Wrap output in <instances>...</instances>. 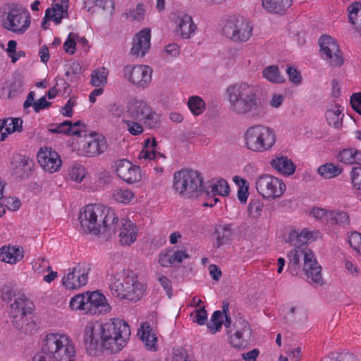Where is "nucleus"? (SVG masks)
I'll use <instances>...</instances> for the list:
<instances>
[{
    "mask_svg": "<svg viewBox=\"0 0 361 361\" xmlns=\"http://www.w3.org/2000/svg\"><path fill=\"white\" fill-rule=\"evenodd\" d=\"M263 77L272 83H283L285 82L284 77L280 73L276 66H269L264 69Z\"/></svg>",
    "mask_w": 361,
    "mask_h": 361,
    "instance_id": "nucleus-39",
    "label": "nucleus"
},
{
    "mask_svg": "<svg viewBox=\"0 0 361 361\" xmlns=\"http://www.w3.org/2000/svg\"><path fill=\"white\" fill-rule=\"evenodd\" d=\"M343 109L336 104H331L326 112V119L329 125L335 128H338L341 126L343 121Z\"/></svg>",
    "mask_w": 361,
    "mask_h": 361,
    "instance_id": "nucleus-33",
    "label": "nucleus"
},
{
    "mask_svg": "<svg viewBox=\"0 0 361 361\" xmlns=\"http://www.w3.org/2000/svg\"><path fill=\"white\" fill-rule=\"evenodd\" d=\"M226 94L230 110L235 114L247 115L253 118L263 115L262 105L254 85L246 82L236 83L227 88Z\"/></svg>",
    "mask_w": 361,
    "mask_h": 361,
    "instance_id": "nucleus-3",
    "label": "nucleus"
},
{
    "mask_svg": "<svg viewBox=\"0 0 361 361\" xmlns=\"http://www.w3.org/2000/svg\"><path fill=\"white\" fill-rule=\"evenodd\" d=\"M12 164L13 165V173L17 177L28 176L33 165L32 159L25 157H17Z\"/></svg>",
    "mask_w": 361,
    "mask_h": 361,
    "instance_id": "nucleus-31",
    "label": "nucleus"
},
{
    "mask_svg": "<svg viewBox=\"0 0 361 361\" xmlns=\"http://www.w3.org/2000/svg\"><path fill=\"white\" fill-rule=\"evenodd\" d=\"M317 171L324 178H332L341 173L342 168L333 164H326L320 166Z\"/></svg>",
    "mask_w": 361,
    "mask_h": 361,
    "instance_id": "nucleus-44",
    "label": "nucleus"
},
{
    "mask_svg": "<svg viewBox=\"0 0 361 361\" xmlns=\"http://www.w3.org/2000/svg\"><path fill=\"white\" fill-rule=\"evenodd\" d=\"M223 324L226 328H228L231 326V319L228 315H224L221 311L217 310L212 315L210 321L207 323V328L214 334L220 331Z\"/></svg>",
    "mask_w": 361,
    "mask_h": 361,
    "instance_id": "nucleus-30",
    "label": "nucleus"
},
{
    "mask_svg": "<svg viewBox=\"0 0 361 361\" xmlns=\"http://www.w3.org/2000/svg\"><path fill=\"white\" fill-rule=\"evenodd\" d=\"M90 267L86 263H79L67 269L62 279L63 286L68 290L78 289L88 281Z\"/></svg>",
    "mask_w": 361,
    "mask_h": 361,
    "instance_id": "nucleus-14",
    "label": "nucleus"
},
{
    "mask_svg": "<svg viewBox=\"0 0 361 361\" xmlns=\"http://www.w3.org/2000/svg\"><path fill=\"white\" fill-rule=\"evenodd\" d=\"M245 147L250 151L262 153L270 151L276 142V135L274 129L263 125L249 127L244 133Z\"/></svg>",
    "mask_w": 361,
    "mask_h": 361,
    "instance_id": "nucleus-6",
    "label": "nucleus"
},
{
    "mask_svg": "<svg viewBox=\"0 0 361 361\" xmlns=\"http://www.w3.org/2000/svg\"><path fill=\"white\" fill-rule=\"evenodd\" d=\"M37 159L43 170L49 173L58 171L61 167L60 156L50 147L41 148L37 153Z\"/></svg>",
    "mask_w": 361,
    "mask_h": 361,
    "instance_id": "nucleus-20",
    "label": "nucleus"
},
{
    "mask_svg": "<svg viewBox=\"0 0 361 361\" xmlns=\"http://www.w3.org/2000/svg\"><path fill=\"white\" fill-rule=\"evenodd\" d=\"M23 121L19 118H7L0 121V141H4L7 136L22 130Z\"/></svg>",
    "mask_w": 361,
    "mask_h": 361,
    "instance_id": "nucleus-27",
    "label": "nucleus"
},
{
    "mask_svg": "<svg viewBox=\"0 0 361 361\" xmlns=\"http://www.w3.org/2000/svg\"><path fill=\"white\" fill-rule=\"evenodd\" d=\"M137 335L147 350H157V337L149 324H142L138 329Z\"/></svg>",
    "mask_w": 361,
    "mask_h": 361,
    "instance_id": "nucleus-28",
    "label": "nucleus"
},
{
    "mask_svg": "<svg viewBox=\"0 0 361 361\" xmlns=\"http://www.w3.org/2000/svg\"><path fill=\"white\" fill-rule=\"evenodd\" d=\"M102 333L104 341V348L112 352L121 350L127 343L130 336L129 326L121 319H113L101 324Z\"/></svg>",
    "mask_w": 361,
    "mask_h": 361,
    "instance_id": "nucleus-9",
    "label": "nucleus"
},
{
    "mask_svg": "<svg viewBox=\"0 0 361 361\" xmlns=\"http://www.w3.org/2000/svg\"><path fill=\"white\" fill-rule=\"evenodd\" d=\"M68 126H69V121H66L62 122L60 124L51 125V126L49 129V130L53 133L67 134L68 132V130H70V127Z\"/></svg>",
    "mask_w": 361,
    "mask_h": 361,
    "instance_id": "nucleus-61",
    "label": "nucleus"
},
{
    "mask_svg": "<svg viewBox=\"0 0 361 361\" xmlns=\"http://www.w3.org/2000/svg\"><path fill=\"white\" fill-rule=\"evenodd\" d=\"M145 149H142L138 156L140 159H149L152 160L157 158V154L154 151V147L157 145V142L154 138L151 141L149 138H147L145 141ZM160 156V154L158 153Z\"/></svg>",
    "mask_w": 361,
    "mask_h": 361,
    "instance_id": "nucleus-42",
    "label": "nucleus"
},
{
    "mask_svg": "<svg viewBox=\"0 0 361 361\" xmlns=\"http://www.w3.org/2000/svg\"><path fill=\"white\" fill-rule=\"evenodd\" d=\"M175 31L178 36L184 39L192 38L197 31V25L191 16L182 13L178 16L175 21Z\"/></svg>",
    "mask_w": 361,
    "mask_h": 361,
    "instance_id": "nucleus-23",
    "label": "nucleus"
},
{
    "mask_svg": "<svg viewBox=\"0 0 361 361\" xmlns=\"http://www.w3.org/2000/svg\"><path fill=\"white\" fill-rule=\"evenodd\" d=\"M271 166L279 173L286 176L293 175L295 171V165L291 159L284 156L278 157L272 159L271 161Z\"/></svg>",
    "mask_w": 361,
    "mask_h": 361,
    "instance_id": "nucleus-29",
    "label": "nucleus"
},
{
    "mask_svg": "<svg viewBox=\"0 0 361 361\" xmlns=\"http://www.w3.org/2000/svg\"><path fill=\"white\" fill-rule=\"evenodd\" d=\"M78 35L75 33L71 32L68 35L67 40L63 44V48L66 53L73 54L75 51V38Z\"/></svg>",
    "mask_w": 361,
    "mask_h": 361,
    "instance_id": "nucleus-58",
    "label": "nucleus"
},
{
    "mask_svg": "<svg viewBox=\"0 0 361 361\" xmlns=\"http://www.w3.org/2000/svg\"><path fill=\"white\" fill-rule=\"evenodd\" d=\"M108 70L104 67L95 69L91 75L90 84L94 87H104L107 84Z\"/></svg>",
    "mask_w": 361,
    "mask_h": 361,
    "instance_id": "nucleus-38",
    "label": "nucleus"
},
{
    "mask_svg": "<svg viewBox=\"0 0 361 361\" xmlns=\"http://www.w3.org/2000/svg\"><path fill=\"white\" fill-rule=\"evenodd\" d=\"M327 223L345 228L349 225V216L346 212L341 210H331Z\"/></svg>",
    "mask_w": 361,
    "mask_h": 361,
    "instance_id": "nucleus-37",
    "label": "nucleus"
},
{
    "mask_svg": "<svg viewBox=\"0 0 361 361\" xmlns=\"http://www.w3.org/2000/svg\"><path fill=\"white\" fill-rule=\"evenodd\" d=\"M353 109L361 115V92L355 93L350 97Z\"/></svg>",
    "mask_w": 361,
    "mask_h": 361,
    "instance_id": "nucleus-64",
    "label": "nucleus"
},
{
    "mask_svg": "<svg viewBox=\"0 0 361 361\" xmlns=\"http://www.w3.org/2000/svg\"><path fill=\"white\" fill-rule=\"evenodd\" d=\"M322 58L331 66H340L343 63L342 52L336 41L329 35H323L319 41Z\"/></svg>",
    "mask_w": 361,
    "mask_h": 361,
    "instance_id": "nucleus-17",
    "label": "nucleus"
},
{
    "mask_svg": "<svg viewBox=\"0 0 361 361\" xmlns=\"http://www.w3.org/2000/svg\"><path fill=\"white\" fill-rule=\"evenodd\" d=\"M54 1L55 2L52 4L51 8L46 11V18L53 20L56 24H59L63 18V14L66 13L68 11H63L59 6V2H57V0Z\"/></svg>",
    "mask_w": 361,
    "mask_h": 361,
    "instance_id": "nucleus-40",
    "label": "nucleus"
},
{
    "mask_svg": "<svg viewBox=\"0 0 361 361\" xmlns=\"http://www.w3.org/2000/svg\"><path fill=\"white\" fill-rule=\"evenodd\" d=\"M338 159L345 164L361 165V151L355 148L345 149L340 152Z\"/></svg>",
    "mask_w": 361,
    "mask_h": 361,
    "instance_id": "nucleus-35",
    "label": "nucleus"
},
{
    "mask_svg": "<svg viewBox=\"0 0 361 361\" xmlns=\"http://www.w3.org/2000/svg\"><path fill=\"white\" fill-rule=\"evenodd\" d=\"M210 191L214 195H219L226 196L228 194L230 190L228 184L224 179L213 182L210 185Z\"/></svg>",
    "mask_w": 361,
    "mask_h": 361,
    "instance_id": "nucleus-49",
    "label": "nucleus"
},
{
    "mask_svg": "<svg viewBox=\"0 0 361 361\" xmlns=\"http://www.w3.org/2000/svg\"><path fill=\"white\" fill-rule=\"evenodd\" d=\"M190 316L192 317L193 322L199 325H204L207 319V313L204 307H200L195 310Z\"/></svg>",
    "mask_w": 361,
    "mask_h": 361,
    "instance_id": "nucleus-54",
    "label": "nucleus"
},
{
    "mask_svg": "<svg viewBox=\"0 0 361 361\" xmlns=\"http://www.w3.org/2000/svg\"><path fill=\"white\" fill-rule=\"evenodd\" d=\"M263 208V203L258 199L252 200L249 202L248 212L250 214H259Z\"/></svg>",
    "mask_w": 361,
    "mask_h": 361,
    "instance_id": "nucleus-62",
    "label": "nucleus"
},
{
    "mask_svg": "<svg viewBox=\"0 0 361 361\" xmlns=\"http://www.w3.org/2000/svg\"><path fill=\"white\" fill-rule=\"evenodd\" d=\"M292 4V0H262L263 7L269 12L282 13Z\"/></svg>",
    "mask_w": 361,
    "mask_h": 361,
    "instance_id": "nucleus-34",
    "label": "nucleus"
},
{
    "mask_svg": "<svg viewBox=\"0 0 361 361\" xmlns=\"http://www.w3.org/2000/svg\"><path fill=\"white\" fill-rule=\"evenodd\" d=\"M156 279L161 286L166 290L169 298L172 295V287L169 279L161 273L156 274Z\"/></svg>",
    "mask_w": 361,
    "mask_h": 361,
    "instance_id": "nucleus-59",
    "label": "nucleus"
},
{
    "mask_svg": "<svg viewBox=\"0 0 361 361\" xmlns=\"http://www.w3.org/2000/svg\"><path fill=\"white\" fill-rule=\"evenodd\" d=\"M84 4L87 11H90L92 6H96L111 14L115 8L113 0H84Z\"/></svg>",
    "mask_w": 361,
    "mask_h": 361,
    "instance_id": "nucleus-41",
    "label": "nucleus"
},
{
    "mask_svg": "<svg viewBox=\"0 0 361 361\" xmlns=\"http://www.w3.org/2000/svg\"><path fill=\"white\" fill-rule=\"evenodd\" d=\"M188 106L190 111L195 116L203 113L206 108L205 102L198 96H192L188 99Z\"/></svg>",
    "mask_w": 361,
    "mask_h": 361,
    "instance_id": "nucleus-46",
    "label": "nucleus"
},
{
    "mask_svg": "<svg viewBox=\"0 0 361 361\" xmlns=\"http://www.w3.org/2000/svg\"><path fill=\"white\" fill-rule=\"evenodd\" d=\"M150 30L143 29L134 37L130 54L135 56H144L150 48Z\"/></svg>",
    "mask_w": 361,
    "mask_h": 361,
    "instance_id": "nucleus-24",
    "label": "nucleus"
},
{
    "mask_svg": "<svg viewBox=\"0 0 361 361\" xmlns=\"http://www.w3.org/2000/svg\"><path fill=\"white\" fill-rule=\"evenodd\" d=\"M86 306V314L92 315L106 314L111 309L106 297L99 291L88 292V302Z\"/></svg>",
    "mask_w": 361,
    "mask_h": 361,
    "instance_id": "nucleus-22",
    "label": "nucleus"
},
{
    "mask_svg": "<svg viewBox=\"0 0 361 361\" xmlns=\"http://www.w3.org/2000/svg\"><path fill=\"white\" fill-rule=\"evenodd\" d=\"M24 250L19 245H8L0 249V260L10 264H16L23 259Z\"/></svg>",
    "mask_w": 361,
    "mask_h": 361,
    "instance_id": "nucleus-25",
    "label": "nucleus"
},
{
    "mask_svg": "<svg viewBox=\"0 0 361 361\" xmlns=\"http://www.w3.org/2000/svg\"><path fill=\"white\" fill-rule=\"evenodd\" d=\"M312 237L310 232L303 230H293L290 232L288 241L294 246L288 254L289 265L298 266L300 259H303V271L310 282L314 286H322L324 280L322 276V267L318 264L314 252L307 247L306 243Z\"/></svg>",
    "mask_w": 361,
    "mask_h": 361,
    "instance_id": "nucleus-1",
    "label": "nucleus"
},
{
    "mask_svg": "<svg viewBox=\"0 0 361 361\" xmlns=\"http://www.w3.org/2000/svg\"><path fill=\"white\" fill-rule=\"evenodd\" d=\"M32 269L35 274L42 275L51 269L49 261L44 257H39L32 263Z\"/></svg>",
    "mask_w": 361,
    "mask_h": 361,
    "instance_id": "nucleus-50",
    "label": "nucleus"
},
{
    "mask_svg": "<svg viewBox=\"0 0 361 361\" xmlns=\"http://www.w3.org/2000/svg\"><path fill=\"white\" fill-rule=\"evenodd\" d=\"M123 123L126 125L128 133L133 135H138L144 132L142 125L138 122L124 119Z\"/></svg>",
    "mask_w": 361,
    "mask_h": 361,
    "instance_id": "nucleus-52",
    "label": "nucleus"
},
{
    "mask_svg": "<svg viewBox=\"0 0 361 361\" xmlns=\"http://www.w3.org/2000/svg\"><path fill=\"white\" fill-rule=\"evenodd\" d=\"M233 235V231L228 224L219 225L216 227L214 233L215 245L217 247L229 242Z\"/></svg>",
    "mask_w": 361,
    "mask_h": 361,
    "instance_id": "nucleus-32",
    "label": "nucleus"
},
{
    "mask_svg": "<svg viewBox=\"0 0 361 361\" xmlns=\"http://www.w3.org/2000/svg\"><path fill=\"white\" fill-rule=\"evenodd\" d=\"M126 112L129 118L142 122L149 128H154L159 126V116L153 111L147 102L142 99L135 98L129 99Z\"/></svg>",
    "mask_w": 361,
    "mask_h": 361,
    "instance_id": "nucleus-10",
    "label": "nucleus"
},
{
    "mask_svg": "<svg viewBox=\"0 0 361 361\" xmlns=\"http://www.w3.org/2000/svg\"><path fill=\"white\" fill-rule=\"evenodd\" d=\"M348 19L355 30L361 36V2L351 4L348 8Z\"/></svg>",
    "mask_w": 361,
    "mask_h": 361,
    "instance_id": "nucleus-36",
    "label": "nucleus"
},
{
    "mask_svg": "<svg viewBox=\"0 0 361 361\" xmlns=\"http://www.w3.org/2000/svg\"><path fill=\"white\" fill-rule=\"evenodd\" d=\"M286 73L288 75L290 82L293 84L298 85L302 82V76L300 72L293 66H288L286 68Z\"/></svg>",
    "mask_w": 361,
    "mask_h": 361,
    "instance_id": "nucleus-56",
    "label": "nucleus"
},
{
    "mask_svg": "<svg viewBox=\"0 0 361 361\" xmlns=\"http://www.w3.org/2000/svg\"><path fill=\"white\" fill-rule=\"evenodd\" d=\"M331 210H326L320 207H313L310 214V215L320 221H326L329 220V214Z\"/></svg>",
    "mask_w": 361,
    "mask_h": 361,
    "instance_id": "nucleus-53",
    "label": "nucleus"
},
{
    "mask_svg": "<svg viewBox=\"0 0 361 361\" xmlns=\"http://www.w3.org/2000/svg\"><path fill=\"white\" fill-rule=\"evenodd\" d=\"M255 188L263 199L271 201L283 195L286 190V185L279 178L269 174H263L256 178Z\"/></svg>",
    "mask_w": 361,
    "mask_h": 361,
    "instance_id": "nucleus-13",
    "label": "nucleus"
},
{
    "mask_svg": "<svg viewBox=\"0 0 361 361\" xmlns=\"http://www.w3.org/2000/svg\"><path fill=\"white\" fill-rule=\"evenodd\" d=\"M237 329L235 334L231 336V343L235 348H241L245 344V337L250 336L251 334L249 324L245 320H240L235 324Z\"/></svg>",
    "mask_w": 361,
    "mask_h": 361,
    "instance_id": "nucleus-26",
    "label": "nucleus"
},
{
    "mask_svg": "<svg viewBox=\"0 0 361 361\" xmlns=\"http://www.w3.org/2000/svg\"><path fill=\"white\" fill-rule=\"evenodd\" d=\"M112 197L118 202L128 204L133 199L134 194L128 189L116 188L113 191Z\"/></svg>",
    "mask_w": 361,
    "mask_h": 361,
    "instance_id": "nucleus-48",
    "label": "nucleus"
},
{
    "mask_svg": "<svg viewBox=\"0 0 361 361\" xmlns=\"http://www.w3.org/2000/svg\"><path fill=\"white\" fill-rule=\"evenodd\" d=\"M80 229L85 233L108 240L116 234L115 212L102 204L86 205L79 215Z\"/></svg>",
    "mask_w": 361,
    "mask_h": 361,
    "instance_id": "nucleus-2",
    "label": "nucleus"
},
{
    "mask_svg": "<svg viewBox=\"0 0 361 361\" xmlns=\"http://www.w3.org/2000/svg\"><path fill=\"white\" fill-rule=\"evenodd\" d=\"M235 183L238 185L237 196L241 203L245 204L248 197L249 185L247 181L240 176H234L233 178Z\"/></svg>",
    "mask_w": 361,
    "mask_h": 361,
    "instance_id": "nucleus-43",
    "label": "nucleus"
},
{
    "mask_svg": "<svg viewBox=\"0 0 361 361\" xmlns=\"http://www.w3.org/2000/svg\"><path fill=\"white\" fill-rule=\"evenodd\" d=\"M350 177L353 187L357 190H361V167L353 168Z\"/></svg>",
    "mask_w": 361,
    "mask_h": 361,
    "instance_id": "nucleus-57",
    "label": "nucleus"
},
{
    "mask_svg": "<svg viewBox=\"0 0 361 361\" xmlns=\"http://www.w3.org/2000/svg\"><path fill=\"white\" fill-rule=\"evenodd\" d=\"M32 304L25 295H20L15 298L11 305V314L16 328L24 332L27 331V326L32 322Z\"/></svg>",
    "mask_w": 361,
    "mask_h": 361,
    "instance_id": "nucleus-12",
    "label": "nucleus"
},
{
    "mask_svg": "<svg viewBox=\"0 0 361 361\" xmlns=\"http://www.w3.org/2000/svg\"><path fill=\"white\" fill-rule=\"evenodd\" d=\"M78 149L87 157H94L103 153L106 149L105 138L95 132L84 133L82 139L78 140Z\"/></svg>",
    "mask_w": 361,
    "mask_h": 361,
    "instance_id": "nucleus-16",
    "label": "nucleus"
},
{
    "mask_svg": "<svg viewBox=\"0 0 361 361\" xmlns=\"http://www.w3.org/2000/svg\"><path fill=\"white\" fill-rule=\"evenodd\" d=\"M123 77L138 88H146L152 81V69L146 65H127L123 71Z\"/></svg>",
    "mask_w": 361,
    "mask_h": 361,
    "instance_id": "nucleus-15",
    "label": "nucleus"
},
{
    "mask_svg": "<svg viewBox=\"0 0 361 361\" xmlns=\"http://www.w3.org/2000/svg\"><path fill=\"white\" fill-rule=\"evenodd\" d=\"M114 168L117 176L128 184L138 182L141 178L140 168L126 159L116 161Z\"/></svg>",
    "mask_w": 361,
    "mask_h": 361,
    "instance_id": "nucleus-19",
    "label": "nucleus"
},
{
    "mask_svg": "<svg viewBox=\"0 0 361 361\" xmlns=\"http://www.w3.org/2000/svg\"><path fill=\"white\" fill-rule=\"evenodd\" d=\"M252 31L250 20L240 16H231L225 19L223 27L224 34L229 39L237 42L247 41Z\"/></svg>",
    "mask_w": 361,
    "mask_h": 361,
    "instance_id": "nucleus-11",
    "label": "nucleus"
},
{
    "mask_svg": "<svg viewBox=\"0 0 361 361\" xmlns=\"http://www.w3.org/2000/svg\"><path fill=\"white\" fill-rule=\"evenodd\" d=\"M42 353L56 361H74L76 350L74 342L64 334H48L42 340Z\"/></svg>",
    "mask_w": 361,
    "mask_h": 361,
    "instance_id": "nucleus-5",
    "label": "nucleus"
},
{
    "mask_svg": "<svg viewBox=\"0 0 361 361\" xmlns=\"http://www.w3.org/2000/svg\"><path fill=\"white\" fill-rule=\"evenodd\" d=\"M70 179L80 183L87 175V169L80 164H73L70 166L68 173Z\"/></svg>",
    "mask_w": 361,
    "mask_h": 361,
    "instance_id": "nucleus-47",
    "label": "nucleus"
},
{
    "mask_svg": "<svg viewBox=\"0 0 361 361\" xmlns=\"http://www.w3.org/2000/svg\"><path fill=\"white\" fill-rule=\"evenodd\" d=\"M107 280L111 294L120 300L137 302L143 297L146 290V286L138 281L137 276L125 269L113 268Z\"/></svg>",
    "mask_w": 361,
    "mask_h": 361,
    "instance_id": "nucleus-4",
    "label": "nucleus"
},
{
    "mask_svg": "<svg viewBox=\"0 0 361 361\" xmlns=\"http://www.w3.org/2000/svg\"><path fill=\"white\" fill-rule=\"evenodd\" d=\"M116 224L117 225L116 233L118 232L119 243L126 246L133 244L137 236V228L135 224L129 219H122L118 221L117 216Z\"/></svg>",
    "mask_w": 361,
    "mask_h": 361,
    "instance_id": "nucleus-21",
    "label": "nucleus"
},
{
    "mask_svg": "<svg viewBox=\"0 0 361 361\" xmlns=\"http://www.w3.org/2000/svg\"><path fill=\"white\" fill-rule=\"evenodd\" d=\"M145 10L142 4H137L135 8L130 10L128 13H126L124 15L126 18L130 21H140L144 18Z\"/></svg>",
    "mask_w": 361,
    "mask_h": 361,
    "instance_id": "nucleus-51",
    "label": "nucleus"
},
{
    "mask_svg": "<svg viewBox=\"0 0 361 361\" xmlns=\"http://www.w3.org/2000/svg\"><path fill=\"white\" fill-rule=\"evenodd\" d=\"M164 52L170 57V58H176L180 54V48L179 46L176 43L169 44L165 47Z\"/></svg>",
    "mask_w": 361,
    "mask_h": 361,
    "instance_id": "nucleus-63",
    "label": "nucleus"
},
{
    "mask_svg": "<svg viewBox=\"0 0 361 361\" xmlns=\"http://www.w3.org/2000/svg\"><path fill=\"white\" fill-rule=\"evenodd\" d=\"M348 243L351 247L361 255V233L353 232L348 236Z\"/></svg>",
    "mask_w": 361,
    "mask_h": 361,
    "instance_id": "nucleus-55",
    "label": "nucleus"
},
{
    "mask_svg": "<svg viewBox=\"0 0 361 361\" xmlns=\"http://www.w3.org/2000/svg\"><path fill=\"white\" fill-rule=\"evenodd\" d=\"M202 179L197 171L183 169L173 174V189L185 198L197 197L202 192Z\"/></svg>",
    "mask_w": 361,
    "mask_h": 361,
    "instance_id": "nucleus-8",
    "label": "nucleus"
},
{
    "mask_svg": "<svg viewBox=\"0 0 361 361\" xmlns=\"http://www.w3.org/2000/svg\"><path fill=\"white\" fill-rule=\"evenodd\" d=\"M84 343L90 355H94L96 352L104 348V341L102 333L101 323L91 322L87 324L85 329Z\"/></svg>",
    "mask_w": 361,
    "mask_h": 361,
    "instance_id": "nucleus-18",
    "label": "nucleus"
},
{
    "mask_svg": "<svg viewBox=\"0 0 361 361\" xmlns=\"http://www.w3.org/2000/svg\"><path fill=\"white\" fill-rule=\"evenodd\" d=\"M0 21L4 29L20 35L23 34L30 25L29 13L15 3H8L0 8Z\"/></svg>",
    "mask_w": 361,
    "mask_h": 361,
    "instance_id": "nucleus-7",
    "label": "nucleus"
},
{
    "mask_svg": "<svg viewBox=\"0 0 361 361\" xmlns=\"http://www.w3.org/2000/svg\"><path fill=\"white\" fill-rule=\"evenodd\" d=\"M81 124L80 121H77L73 123L72 122L69 121V127L70 130H68V132L67 134H71L74 136H76L78 137V140L80 139H82L84 133H87V131H85L83 129H79L78 128Z\"/></svg>",
    "mask_w": 361,
    "mask_h": 361,
    "instance_id": "nucleus-60",
    "label": "nucleus"
},
{
    "mask_svg": "<svg viewBox=\"0 0 361 361\" xmlns=\"http://www.w3.org/2000/svg\"><path fill=\"white\" fill-rule=\"evenodd\" d=\"M88 302V292L78 294L73 297L70 301V307L73 310H82L86 313V305Z\"/></svg>",
    "mask_w": 361,
    "mask_h": 361,
    "instance_id": "nucleus-45",
    "label": "nucleus"
}]
</instances>
